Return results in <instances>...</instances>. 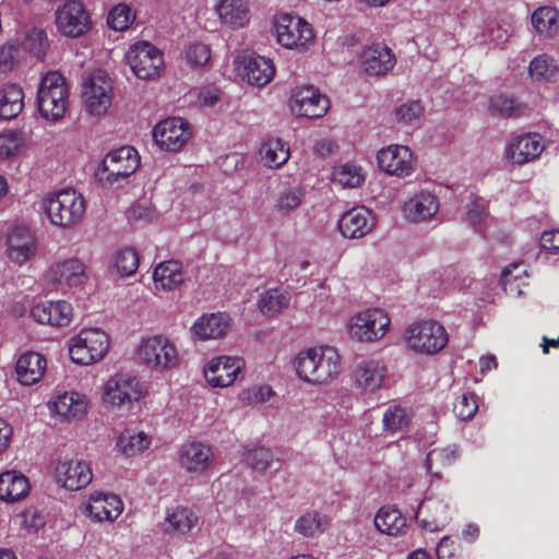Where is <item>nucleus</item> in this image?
Returning <instances> with one entry per match:
<instances>
[{
  "instance_id": "obj_44",
  "label": "nucleus",
  "mask_w": 559,
  "mask_h": 559,
  "mask_svg": "<svg viewBox=\"0 0 559 559\" xmlns=\"http://www.w3.org/2000/svg\"><path fill=\"white\" fill-rule=\"evenodd\" d=\"M428 511H430L431 518H423L424 507H419L416 519L419 522L420 526L430 532L439 531L448 523L450 520L448 506L442 502H432L426 506Z\"/></svg>"
},
{
  "instance_id": "obj_49",
  "label": "nucleus",
  "mask_w": 559,
  "mask_h": 559,
  "mask_svg": "<svg viewBox=\"0 0 559 559\" xmlns=\"http://www.w3.org/2000/svg\"><path fill=\"white\" fill-rule=\"evenodd\" d=\"M558 12L550 7H542L532 15V24L539 34L550 35L556 27Z\"/></svg>"
},
{
  "instance_id": "obj_18",
  "label": "nucleus",
  "mask_w": 559,
  "mask_h": 559,
  "mask_svg": "<svg viewBox=\"0 0 559 559\" xmlns=\"http://www.w3.org/2000/svg\"><path fill=\"white\" fill-rule=\"evenodd\" d=\"M155 143L165 151L178 152L191 138L189 124L182 118H168L154 127Z\"/></svg>"
},
{
  "instance_id": "obj_60",
  "label": "nucleus",
  "mask_w": 559,
  "mask_h": 559,
  "mask_svg": "<svg viewBox=\"0 0 559 559\" xmlns=\"http://www.w3.org/2000/svg\"><path fill=\"white\" fill-rule=\"evenodd\" d=\"M20 147V139L10 131L0 134V159H5L14 155Z\"/></svg>"
},
{
  "instance_id": "obj_21",
  "label": "nucleus",
  "mask_w": 559,
  "mask_h": 559,
  "mask_svg": "<svg viewBox=\"0 0 559 559\" xmlns=\"http://www.w3.org/2000/svg\"><path fill=\"white\" fill-rule=\"evenodd\" d=\"M376 219L370 210L355 206L346 211L338 219V230L348 239H360L372 231Z\"/></svg>"
},
{
  "instance_id": "obj_27",
  "label": "nucleus",
  "mask_w": 559,
  "mask_h": 559,
  "mask_svg": "<svg viewBox=\"0 0 559 559\" xmlns=\"http://www.w3.org/2000/svg\"><path fill=\"white\" fill-rule=\"evenodd\" d=\"M545 144L539 134L528 133L513 139L506 148V157L514 164L523 165L540 156Z\"/></svg>"
},
{
  "instance_id": "obj_46",
  "label": "nucleus",
  "mask_w": 559,
  "mask_h": 559,
  "mask_svg": "<svg viewBox=\"0 0 559 559\" xmlns=\"http://www.w3.org/2000/svg\"><path fill=\"white\" fill-rule=\"evenodd\" d=\"M332 176L334 183L343 188L359 187L365 180V174L361 167L353 163H345L334 167Z\"/></svg>"
},
{
  "instance_id": "obj_54",
  "label": "nucleus",
  "mask_w": 559,
  "mask_h": 559,
  "mask_svg": "<svg viewBox=\"0 0 559 559\" xmlns=\"http://www.w3.org/2000/svg\"><path fill=\"white\" fill-rule=\"evenodd\" d=\"M22 46L34 57L41 59L48 46L46 34L40 29L34 28L26 34Z\"/></svg>"
},
{
  "instance_id": "obj_10",
  "label": "nucleus",
  "mask_w": 559,
  "mask_h": 559,
  "mask_svg": "<svg viewBox=\"0 0 559 559\" xmlns=\"http://www.w3.org/2000/svg\"><path fill=\"white\" fill-rule=\"evenodd\" d=\"M275 33L281 46L298 52L307 51L314 41L312 26L306 20L287 13L277 15Z\"/></svg>"
},
{
  "instance_id": "obj_63",
  "label": "nucleus",
  "mask_w": 559,
  "mask_h": 559,
  "mask_svg": "<svg viewBox=\"0 0 559 559\" xmlns=\"http://www.w3.org/2000/svg\"><path fill=\"white\" fill-rule=\"evenodd\" d=\"M436 551L439 559H453L456 546L449 537H443L438 544Z\"/></svg>"
},
{
  "instance_id": "obj_43",
  "label": "nucleus",
  "mask_w": 559,
  "mask_h": 559,
  "mask_svg": "<svg viewBox=\"0 0 559 559\" xmlns=\"http://www.w3.org/2000/svg\"><path fill=\"white\" fill-rule=\"evenodd\" d=\"M526 270L520 263H513L501 273V285L503 290L510 295L520 297L523 295V287L526 285Z\"/></svg>"
},
{
  "instance_id": "obj_19",
  "label": "nucleus",
  "mask_w": 559,
  "mask_h": 559,
  "mask_svg": "<svg viewBox=\"0 0 559 559\" xmlns=\"http://www.w3.org/2000/svg\"><path fill=\"white\" fill-rule=\"evenodd\" d=\"M290 109L298 116L320 118L326 114L329 100L313 86L297 87L292 94Z\"/></svg>"
},
{
  "instance_id": "obj_38",
  "label": "nucleus",
  "mask_w": 559,
  "mask_h": 559,
  "mask_svg": "<svg viewBox=\"0 0 559 559\" xmlns=\"http://www.w3.org/2000/svg\"><path fill=\"white\" fill-rule=\"evenodd\" d=\"M24 108V91L16 83L0 85V118H15Z\"/></svg>"
},
{
  "instance_id": "obj_26",
  "label": "nucleus",
  "mask_w": 559,
  "mask_h": 559,
  "mask_svg": "<svg viewBox=\"0 0 559 559\" xmlns=\"http://www.w3.org/2000/svg\"><path fill=\"white\" fill-rule=\"evenodd\" d=\"M386 371V366L380 360H361L353 371L354 384L365 393H373L382 386Z\"/></svg>"
},
{
  "instance_id": "obj_34",
  "label": "nucleus",
  "mask_w": 559,
  "mask_h": 559,
  "mask_svg": "<svg viewBox=\"0 0 559 559\" xmlns=\"http://www.w3.org/2000/svg\"><path fill=\"white\" fill-rule=\"evenodd\" d=\"M28 478L15 469L0 474V500L13 502L23 499L29 492Z\"/></svg>"
},
{
  "instance_id": "obj_1",
  "label": "nucleus",
  "mask_w": 559,
  "mask_h": 559,
  "mask_svg": "<svg viewBox=\"0 0 559 559\" xmlns=\"http://www.w3.org/2000/svg\"><path fill=\"white\" fill-rule=\"evenodd\" d=\"M341 356L332 346L312 347L301 352L296 358L298 377L312 384H328L341 373Z\"/></svg>"
},
{
  "instance_id": "obj_2",
  "label": "nucleus",
  "mask_w": 559,
  "mask_h": 559,
  "mask_svg": "<svg viewBox=\"0 0 559 559\" xmlns=\"http://www.w3.org/2000/svg\"><path fill=\"white\" fill-rule=\"evenodd\" d=\"M40 207L52 225L69 228L83 218L85 200L73 189H62L43 198Z\"/></svg>"
},
{
  "instance_id": "obj_8",
  "label": "nucleus",
  "mask_w": 559,
  "mask_h": 559,
  "mask_svg": "<svg viewBox=\"0 0 559 559\" xmlns=\"http://www.w3.org/2000/svg\"><path fill=\"white\" fill-rule=\"evenodd\" d=\"M390 322L385 311L378 308L366 309L349 318L347 333L359 343H373L388 333Z\"/></svg>"
},
{
  "instance_id": "obj_37",
  "label": "nucleus",
  "mask_w": 559,
  "mask_h": 559,
  "mask_svg": "<svg viewBox=\"0 0 559 559\" xmlns=\"http://www.w3.org/2000/svg\"><path fill=\"white\" fill-rule=\"evenodd\" d=\"M154 286L157 290H174L185 281L182 266L178 261L169 260L159 263L153 273Z\"/></svg>"
},
{
  "instance_id": "obj_17",
  "label": "nucleus",
  "mask_w": 559,
  "mask_h": 559,
  "mask_svg": "<svg viewBox=\"0 0 559 559\" xmlns=\"http://www.w3.org/2000/svg\"><path fill=\"white\" fill-rule=\"evenodd\" d=\"M7 252L15 264L23 265L35 257L37 239L32 229L24 224H15L7 234Z\"/></svg>"
},
{
  "instance_id": "obj_20",
  "label": "nucleus",
  "mask_w": 559,
  "mask_h": 559,
  "mask_svg": "<svg viewBox=\"0 0 559 559\" xmlns=\"http://www.w3.org/2000/svg\"><path fill=\"white\" fill-rule=\"evenodd\" d=\"M379 167L389 175L397 177L409 176L414 170L413 153L404 145H389L379 151Z\"/></svg>"
},
{
  "instance_id": "obj_36",
  "label": "nucleus",
  "mask_w": 559,
  "mask_h": 559,
  "mask_svg": "<svg viewBox=\"0 0 559 559\" xmlns=\"http://www.w3.org/2000/svg\"><path fill=\"white\" fill-rule=\"evenodd\" d=\"M216 12L223 24L240 28L248 24L249 8L245 0H219Z\"/></svg>"
},
{
  "instance_id": "obj_35",
  "label": "nucleus",
  "mask_w": 559,
  "mask_h": 559,
  "mask_svg": "<svg viewBox=\"0 0 559 559\" xmlns=\"http://www.w3.org/2000/svg\"><path fill=\"white\" fill-rule=\"evenodd\" d=\"M17 380L23 385H33L44 376L46 359L38 353H25L16 362Z\"/></svg>"
},
{
  "instance_id": "obj_62",
  "label": "nucleus",
  "mask_w": 559,
  "mask_h": 559,
  "mask_svg": "<svg viewBox=\"0 0 559 559\" xmlns=\"http://www.w3.org/2000/svg\"><path fill=\"white\" fill-rule=\"evenodd\" d=\"M248 399L251 403L261 404L271 399L273 390L269 385H260L248 392Z\"/></svg>"
},
{
  "instance_id": "obj_3",
  "label": "nucleus",
  "mask_w": 559,
  "mask_h": 559,
  "mask_svg": "<svg viewBox=\"0 0 559 559\" xmlns=\"http://www.w3.org/2000/svg\"><path fill=\"white\" fill-rule=\"evenodd\" d=\"M134 355L140 365L152 371L165 372L179 365L176 345L162 334L142 337Z\"/></svg>"
},
{
  "instance_id": "obj_42",
  "label": "nucleus",
  "mask_w": 559,
  "mask_h": 559,
  "mask_svg": "<svg viewBox=\"0 0 559 559\" xmlns=\"http://www.w3.org/2000/svg\"><path fill=\"white\" fill-rule=\"evenodd\" d=\"M289 302L290 296L287 292L271 288L260 295L258 307L264 316L274 317L287 308Z\"/></svg>"
},
{
  "instance_id": "obj_30",
  "label": "nucleus",
  "mask_w": 559,
  "mask_h": 559,
  "mask_svg": "<svg viewBox=\"0 0 559 559\" xmlns=\"http://www.w3.org/2000/svg\"><path fill=\"white\" fill-rule=\"evenodd\" d=\"M230 326V319L227 314L206 313L201 316L191 326L192 337L198 341L217 340L224 337Z\"/></svg>"
},
{
  "instance_id": "obj_58",
  "label": "nucleus",
  "mask_w": 559,
  "mask_h": 559,
  "mask_svg": "<svg viewBox=\"0 0 559 559\" xmlns=\"http://www.w3.org/2000/svg\"><path fill=\"white\" fill-rule=\"evenodd\" d=\"M466 210L468 221L473 226L481 225L488 217L487 201L483 198H472Z\"/></svg>"
},
{
  "instance_id": "obj_53",
  "label": "nucleus",
  "mask_w": 559,
  "mask_h": 559,
  "mask_svg": "<svg viewBox=\"0 0 559 559\" xmlns=\"http://www.w3.org/2000/svg\"><path fill=\"white\" fill-rule=\"evenodd\" d=\"M134 21L132 10L126 4L114 7L107 17V24L115 31H124Z\"/></svg>"
},
{
  "instance_id": "obj_13",
  "label": "nucleus",
  "mask_w": 559,
  "mask_h": 559,
  "mask_svg": "<svg viewBox=\"0 0 559 559\" xmlns=\"http://www.w3.org/2000/svg\"><path fill=\"white\" fill-rule=\"evenodd\" d=\"M238 74L248 84L262 87L269 84L275 74L273 61L251 51H243L234 61Z\"/></svg>"
},
{
  "instance_id": "obj_5",
  "label": "nucleus",
  "mask_w": 559,
  "mask_h": 559,
  "mask_svg": "<svg viewBox=\"0 0 559 559\" xmlns=\"http://www.w3.org/2000/svg\"><path fill=\"white\" fill-rule=\"evenodd\" d=\"M69 92L64 78L57 71L48 72L40 81L37 106L48 121L60 120L68 108Z\"/></svg>"
},
{
  "instance_id": "obj_57",
  "label": "nucleus",
  "mask_w": 559,
  "mask_h": 559,
  "mask_svg": "<svg viewBox=\"0 0 559 559\" xmlns=\"http://www.w3.org/2000/svg\"><path fill=\"white\" fill-rule=\"evenodd\" d=\"M489 107L503 117H516L521 114V106L513 98L506 95L492 96L489 100Z\"/></svg>"
},
{
  "instance_id": "obj_15",
  "label": "nucleus",
  "mask_w": 559,
  "mask_h": 559,
  "mask_svg": "<svg viewBox=\"0 0 559 559\" xmlns=\"http://www.w3.org/2000/svg\"><path fill=\"white\" fill-rule=\"evenodd\" d=\"M111 82L102 71L90 75L83 85L82 97L86 110L92 115H102L111 105Z\"/></svg>"
},
{
  "instance_id": "obj_45",
  "label": "nucleus",
  "mask_w": 559,
  "mask_h": 559,
  "mask_svg": "<svg viewBox=\"0 0 559 559\" xmlns=\"http://www.w3.org/2000/svg\"><path fill=\"white\" fill-rule=\"evenodd\" d=\"M411 423V413L401 405H390L383 413V431L389 435H395L403 431Z\"/></svg>"
},
{
  "instance_id": "obj_61",
  "label": "nucleus",
  "mask_w": 559,
  "mask_h": 559,
  "mask_svg": "<svg viewBox=\"0 0 559 559\" xmlns=\"http://www.w3.org/2000/svg\"><path fill=\"white\" fill-rule=\"evenodd\" d=\"M19 49L14 45H4L0 48V68L8 71L13 68L17 60Z\"/></svg>"
},
{
  "instance_id": "obj_31",
  "label": "nucleus",
  "mask_w": 559,
  "mask_h": 559,
  "mask_svg": "<svg viewBox=\"0 0 559 559\" xmlns=\"http://www.w3.org/2000/svg\"><path fill=\"white\" fill-rule=\"evenodd\" d=\"M394 64L395 57L384 45H370L361 53V66L370 75H384L393 69Z\"/></svg>"
},
{
  "instance_id": "obj_59",
  "label": "nucleus",
  "mask_w": 559,
  "mask_h": 559,
  "mask_svg": "<svg viewBox=\"0 0 559 559\" xmlns=\"http://www.w3.org/2000/svg\"><path fill=\"white\" fill-rule=\"evenodd\" d=\"M186 57L192 67H202L210 60L211 50L205 44L194 43L188 47Z\"/></svg>"
},
{
  "instance_id": "obj_22",
  "label": "nucleus",
  "mask_w": 559,
  "mask_h": 559,
  "mask_svg": "<svg viewBox=\"0 0 559 559\" xmlns=\"http://www.w3.org/2000/svg\"><path fill=\"white\" fill-rule=\"evenodd\" d=\"M56 480L69 490H80L91 484L92 468L84 461H61L55 468Z\"/></svg>"
},
{
  "instance_id": "obj_11",
  "label": "nucleus",
  "mask_w": 559,
  "mask_h": 559,
  "mask_svg": "<svg viewBox=\"0 0 559 559\" xmlns=\"http://www.w3.org/2000/svg\"><path fill=\"white\" fill-rule=\"evenodd\" d=\"M126 60L134 75L141 80L156 79L164 66L162 51L148 41L130 46Z\"/></svg>"
},
{
  "instance_id": "obj_51",
  "label": "nucleus",
  "mask_w": 559,
  "mask_h": 559,
  "mask_svg": "<svg viewBox=\"0 0 559 559\" xmlns=\"http://www.w3.org/2000/svg\"><path fill=\"white\" fill-rule=\"evenodd\" d=\"M424 106L420 102L408 100L395 108V118L403 124L417 126L424 116Z\"/></svg>"
},
{
  "instance_id": "obj_55",
  "label": "nucleus",
  "mask_w": 559,
  "mask_h": 559,
  "mask_svg": "<svg viewBox=\"0 0 559 559\" xmlns=\"http://www.w3.org/2000/svg\"><path fill=\"white\" fill-rule=\"evenodd\" d=\"M305 193L302 189L294 187L282 191L278 195L276 207L280 212L289 213L299 207Z\"/></svg>"
},
{
  "instance_id": "obj_7",
  "label": "nucleus",
  "mask_w": 559,
  "mask_h": 559,
  "mask_svg": "<svg viewBox=\"0 0 559 559\" xmlns=\"http://www.w3.org/2000/svg\"><path fill=\"white\" fill-rule=\"evenodd\" d=\"M405 342L409 349L421 355L441 352L449 342L445 328L437 321L425 320L407 326Z\"/></svg>"
},
{
  "instance_id": "obj_24",
  "label": "nucleus",
  "mask_w": 559,
  "mask_h": 559,
  "mask_svg": "<svg viewBox=\"0 0 559 559\" xmlns=\"http://www.w3.org/2000/svg\"><path fill=\"white\" fill-rule=\"evenodd\" d=\"M31 316L40 324L62 328L71 323L73 308L66 300L38 302L32 307Z\"/></svg>"
},
{
  "instance_id": "obj_48",
  "label": "nucleus",
  "mask_w": 559,
  "mask_h": 559,
  "mask_svg": "<svg viewBox=\"0 0 559 559\" xmlns=\"http://www.w3.org/2000/svg\"><path fill=\"white\" fill-rule=\"evenodd\" d=\"M557 72V64L547 55L535 57L528 66L530 76L535 81H549Z\"/></svg>"
},
{
  "instance_id": "obj_40",
  "label": "nucleus",
  "mask_w": 559,
  "mask_h": 559,
  "mask_svg": "<svg viewBox=\"0 0 559 559\" xmlns=\"http://www.w3.org/2000/svg\"><path fill=\"white\" fill-rule=\"evenodd\" d=\"M329 525L328 518L317 511L301 514L295 522L294 531L306 538H313L324 533Z\"/></svg>"
},
{
  "instance_id": "obj_23",
  "label": "nucleus",
  "mask_w": 559,
  "mask_h": 559,
  "mask_svg": "<svg viewBox=\"0 0 559 559\" xmlns=\"http://www.w3.org/2000/svg\"><path fill=\"white\" fill-rule=\"evenodd\" d=\"M48 406L62 420H74L85 416L88 401L86 395L78 391H63L57 392Z\"/></svg>"
},
{
  "instance_id": "obj_56",
  "label": "nucleus",
  "mask_w": 559,
  "mask_h": 559,
  "mask_svg": "<svg viewBox=\"0 0 559 559\" xmlns=\"http://www.w3.org/2000/svg\"><path fill=\"white\" fill-rule=\"evenodd\" d=\"M477 409V396L473 393H463L453 404L454 414L462 420L471 419Z\"/></svg>"
},
{
  "instance_id": "obj_4",
  "label": "nucleus",
  "mask_w": 559,
  "mask_h": 559,
  "mask_svg": "<svg viewBox=\"0 0 559 559\" xmlns=\"http://www.w3.org/2000/svg\"><path fill=\"white\" fill-rule=\"evenodd\" d=\"M140 166V156L132 146H122L109 152L95 173L103 187L121 186Z\"/></svg>"
},
{
  "instance_id": "obj_33",
  "label": "nucleus",
  "mask_w": 559,
  "mask_h": 559,
  "mask_svg": "<svg viewBox=\"0 0 559 559\" xmlns=\"http://www.w3.org/2000/svg\"><path fill=\"white\" fill-rule=\"evenodd\" d=\"M373 524L379 533L391 537H401L408 530L406 516L392 506L381 507L374 515Z\"/></svg>"
},
{
  "instance_id": "obj_39",
  "label": "nucleus",
  "mask_w": 559,
  "mask_h": 559,
  "mask_svg": "<svg viewBox=\"0 0 559 559\" xmlns=\"http://www.w3.org/2000/svg\"><path fill=\"white\" fill-rule=\"evenodd\" d=\"M152 438L144 431L126 429L118 438L117 450L127 457L143 453L151 445Z\"/></svg>"
},
{
  "instance_id": "obj_32",
  "label": "nucleus",
  "mask_w": 559,
  "mask_h": 559,
  "mask_svg": "<svg viewBox=\"0 0 559 559\" xmlns=\"http://www.w3.org/2000/svg\"><path fill=\"white\" fill-rule=\"evenodd\" d=\"M212 459L211 448L202 442L183 444L179 452V464L188 473H203L209 468Z\"/></svg>"
},
{
  "instance_id": "obj_29",
  "label": "nucleus",
  "mask_w": 559,
  "mask_h": 559,
  "mask_svg": "<svg viewBox=\"0 0 559 559\" xmlns=\"http://www.w3.org/2000/svg\"><path fill=\"white\" fill-rule=\"evenodd\" d=\"M121 499L112 493L95 492L90 496L85 512L95 521L112 522L122 513Z\"/></svg>"
},
{
  "instance_id": "obj_50",
  "label": "nucleus",
  "mask_w": 559,
  "mask_h": 559,
  "mask_svg": "<svg viewBox=\"0 0 559 559\" xmlns=\"http://www.w3.org/2000/svg\"><path fill=\"white\" fill-rule=\"evenodd\" d=\"M112 263L121 276H130L139 267V255L133 248H122L115 254Z\"/></svg>"
},
{
  "instance_id": "obj_12",
  "label": "nucleus",
  "mask_w": 559,
  "mask_h": 559,
  "mask_svg": "<svg viewBox=\"0 0 559 559\" xmlns=\"http://www.w3.org/2000/svg\"><path fill=\"white\" fill-rule=\"evenodd\" d=\"M87 280L84 262L75 257L58 259L45 272V281L56 289L79 287Z\"/></svg>"
},
{
  "instance_id": "obj_41",
  "label": "nucleus",
  "mask_w": 559,
  "mask_h": 559,
  "mask_svg": "<svg viewBox=\"0 0 559 559\" xmlns=\"http://www.w3.org/2000/svg\"><path fill=\"white\" fill-rule=\"evenodd\" d=\"M261 162L270 168H280L289 158V147L281 139H269L260 148Z\"/></svg>"
},
{
  "instance_id": "obj_52",
  "label": "nucleus",
  "mask_w": 559,
  "mask_h": 559,
  "mask_svg": "<svg viewBox=\"0 0 559 559\" xmlns=\"http://www.w3.org/2000/svg\"><path fill=\"white\" fill-rule=\"evenodd\" d=\"M245 462L253 469L264 472L271 468L274 463H278V460H275L270 449L260 447L248 451L245 454Z\"/></svg>"
},
{
  "instance_id": "obj_47",
  "label": "nucleus",
  "mask_w": 559,
  "mask_h": 559,
  "mask_svg": "<svg viewBox=\"0 0 559 559\" xmlns=\"http://www.w3.org/2000/svg\"><path fill=\"white\" fill-rule=\"evenodd\" d=\"M457 459V451L454 447L437 448L431 450L426 457V467L431 473L432 477L441 478L439 471H433V467H448L452 465Z\"/></svg>"
},
{
  "instance_id": "obj_64",
  "label": "nucleus",
  "mask_w": 559,
  "mask_h": 559,
  "mask_svg": "<svg viewBox=\"0 0 559 559\" xmlns=\"http://www.w3.org/2000/svg\"><path fill=\"white\" fill-rule=\"evenodd\" d=\"M540 246L548 251L559 250V229H552L543 233L540 237Z\"/></svg>"
},
{
  "instance_id": "obj_9",
  "label": "nucleus",
  "mask_w": 559,
  "mask_h": 559,
  "mask_svg": "<svg viewBox=\"0 0 559 559\" xmlns=\"http://www.w3.org/2000/svg\"><path fill=\"white\" fill-rule=\"evenodd\" d=\"M109 349V337L100 329H84L71 340L69 354L73 362L88 366L102 360Z\"/></svg>"
},
{
  "instance_id": "obj_28",
  "label": "nucleus",
  "mask_w": 559,
  "mask_h": 559,
  "mask_svg": "<svg viewBox=\"0 0 559 559\" xmlns=\"http://www.w3.org/2000/svg\"><path fill=\"white\" fill-rule=\"evenodd\" d=\"M198 522L199 516L192 509L177 506L167 509L160 530L171 537H181L189 534Z\"/></svg>"
},
{
  "instance_id": "obj_14",
  "label": "nucleus",
  "mask_w": 559,
  "mask_h": 559,
  "mask_svg": "<svg viewBox=\"0 0 559 559\" xmlns=\"http://www.w3.org/2000/svg\"><path fill=\"white\" fill-rule=\"evenodd\" d=\"M58 31L67 37H79L92 27V21L83 3L78 0H66L56 10Z\"/></svg>"
},
{
  "instance_id": "obj_6",
  "label": "nucleus",
  "mask_w": 559,
  "mask_h": 559,
  "mask_svg": "<svg viewBox=\"0 0 559 559\" xmlns=\"http://www.w3.org/2000/svg\"><path fill=\"white\" fill-rule=\"evenodd\" d=\"M146 394L141 380L129 372H117L103 385V402L118 409H130Z\"/></svg>"
},
{
  "instance_id": "obj_25",
  "label": "nucleus",
  "mask_w": 559,
  "mask_h": 559,
  "mask_svg": "<svg viewBox=\"0 0 559 559\" xmlns=\"http://www.w3.org/2000/svg\"><path fill=\"white\" fill-rule=\"evenodd\" d=\"M439 211L437 197L429 191H418L409 197L402 206L404 218L411 223H421L433 217Z\"/></svg>"
},
{
  "instance_id": "obj_16",
  "label": "nucleus",
  "mask_w": 559,
  "mask_h": 559,
  "mask_svg": "<svg viewBox=\"0 0 559 559\" xmlns=\"http://www.w3.org/2000/svg\"><path fill=\"white\" fill-rule=\"evenodd\" d=\"M243 367L245 361L240 357L218 356L203 367V376L210 386L227 388L236 381Z\"/></svg>"
}]
</instances>
